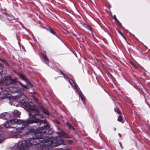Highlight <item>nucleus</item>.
I'll return each instance as SVG.
<instances>
[{"label":"nucleus","mask_w":150,"mask_h":150,"mask_svg":"<svg viewBox=\"0 0 150 150\" xmlns=\"http://www.w3.org/2000/svg\"><path fill=\"white\" fill-rule=\"evenodd\" d=\"M48 126H45L38 131L34 134V138H30L27 140L20 141L15 144L12 148V150H27L28 148L32 146L35 150H47V146H57L63 142V137L68 138L69 136L63 131L57 132L58 136L50 138L47 137L44 139L47 133Z\"/></svg>","instance_id":"nucleus-1"},{"label":"nucleus","mask_w":150,"mask_h":150,"mask_svg":"<svg viewBox=\"0 0 150 150\" xmlns=\"http://www.w3.org/2000/svg\"><path fill=\"white\" fill-rule=\"evenodd\" d=\"M21 104L22 106L24 107V108L29 112L30 117L27 121L19 119L10 120L9 121H7L6 123L4 124V125H0V134L3 135L4 137V135L1 133V131H3V126L7 128V136L9 135L7 132L8 129L9 128H12L11 127V126L22 124L25 126L26 124H30L33 123H36L38 125L42 124V121L40 120V119L43 117V116L40 113L36 106L34 105L32 102L28 103L25 102L22 103L21 102Z\"/></svg>","instance_id":"nucleus-2"},{"label":"nucleus","mask_w":150,"mask_h":150,"mask_svg":"<svg viewBox=\"0 0 150 150\" xmlns=\"http://www.w3.org/2000/svg\"><path fill=\"white\" fill-rule=\"evenodd\" d=\"M27 125H25L24 127L16 128L15 127L9 128L8 129L7 132L9 135L4 137V135L0 134V143L2 142L6 139L8 137H21L27 134L30 133H35V128H30L27 126Z\"/></svg>","instance_id":"nucleus-3"},{"label":"nucleus","mask_w":150,"mask_h":150,"mask_svg":"<svg viewBox=\"0 0 150 150\" xmlns=\"http://www.w3.org/2000/svg\"><path fill=\"white\" fill-rule=\"evenodd\" d=\"M16 82V80L12 79L11 77L8 76L4 78L2 83L4 86H8L15 84Z\"/></svg>","instance_id":"nucleus-4"},{"label":"nucleus","mask_w":150,"mask_h":150,"mask_svg":"<svg viewBox=\"0 0 150 150\" xmlns=\"http://www.w3.org/2000/svg\"><path fill=\"white\" fill-rule=\"evenodd\" d=\"M69 81L72 86H73L75 89H76L77 91L79 93V96L81 97V99L84 104L85 103V98L81 92V90L78 88V86L75 84L74 82L72 79L69 80Z\"/></svg>","instance_id":"nucleus-5"},{"label":"nucleus","mask_w":150,"mask_h":150,"mask_svg":"<svg viewBox=\"0 0 150 150\" xmlns=\"http://www.w3.org/2000/svg\"><path fill=\"white\" fill-rule=\"evenodd\" d=\"M11 116L10 115L6 112H4L0 114V118L1 119H6L9 117H11Z\"/></svg>","instance_id":"nucleus-6"},{"label":"nucleus","mask_w":150,"mask_h":150,"mask_svg":"<svg viewBox=\"0 0 150 150\" xmlns=\"http://www.w3.org/2000/svg\"><path fill=\"white\" fill-rule=\"evenodd\" d=\"M21 113L17 110H15L13 112V115L15 117H19Z\"/></svg>","instance_id":"nucleus-7"},{"label":"nucleus","mask_w":150,"mask_h":150,"mask_svg":"<svg viewBox=\"0 0 150 150\" xmlns=\"http://www.w3.org/2000/svg\"><path fill=\"white\" fill-rule=\"evenodd\" d=\"M46 54V52H43V57L44 58V61L45 62L46 64H47L48 62V60L46 56H45Z\"/></svg>","instance_id":"nucleus-8"},{"label":"nucleus","mask_w":150,"mask_h":150,"mask_svg":"<svg viewBox=\"0 0 150 150\" xmlns=\"http://www.w3.org/2000/svg\"><path fill=\"white\" fill-rule=\"evenodd\" d=\"M80 23L83 26H85V27L87 28L88 29L91 31L90 27L89 25L83 22H81Z\"/></svg>","instance_id":"nucleus-9"},{"label":"nucleus","mask_w":150,"mask_h":150,"mask_svg":"<svg viewBox=\"0 0 150 150\" xmlns=\"http://www.w3.org/2000/svg\"><path fill=\"white\" fill-rule=\"evenodd\" d=\"M41 110L42 112L44 113L45 114L48 115H49V112L46 109L42 108L41 109Z\"/></svg>","instance_id":"nucleus-10"},{"label":"nucleus","mask_w":150,"mask_h":150,"mask_svg":"<svg viewBox=\"0 0 150 150\" xmlns=\"http://www.w3.org/2000/svg\"><path fill=\"white\" fill-rule=\"evenodd\" d=\"M117 120H118V121H119L120 122H121L122 123H123V122H122V117L120 116L119 117H118V118Z\"/></svg>","instance_id":"nucleus-11"},{"label":"nucleus","mask_w":150,"mask_h":150,"mask_svg":"<svg viewBox=\"0 0 150 150\" xmlns=\"http://www.w3.org/2000/svg\"><path fill=\"white\" fill-rule=\"evenodd\" d=\"M50 32L53 35H54L55 33V32L54 31H53V30H52L51 28L50 29Z\"/></svg>","instance_id":"nucleus-12"},{"label":"nucleus","mask_w":150,"mask_h":150,"mask_svg":"<svg viewBox=\"0 0 150 150\" xmlns=\"http://www.w3.org/2000/svg\"><path fill=\"white\" fill-rule=\"evenodd\" d=\"M19 83H20L21 84V85L22 86H23V88H27V86H26L23 85L22 84V83L21 82H20Z\"/></svg>","instance_id":"nucleus-13"},{"label":"nucleus","mask_w":150,"mask_h":150,"mask_svg":"<svg viewBox=\"0 0 150 150\" xmlns=\"http://www.w3.org/2000/svg\"><path fill=\"white\" fill-rule=\"evenodd\" d=\"M3 74V71L1 69H0V75H1Z\"/></svg>","instance_id":"nucleus-14"},{"label":"nucleus","mask_w":150,"mask_h":150,"mask_svg":"<svg viewBox=\"0 0 150 150\" xmlns=\"http://www.w3.org/2000/svg\"><path fill=\"white\" fill-rule=\"evenodd\" d=\"M119 33H120L121 34V35L123 36V38H125V37L123 35V34H122V33L121 32H119Z\"/></svg>","instance_id":"nucleus-15"},{"label":"nucleus","mask_w":150,"mask_h":150,"mask_svg":"<svg viewBox=\"0 0 150 150\" xmlns=\"http://www.w3.org/2000/svg\"><path fill=\"white\" fill-rule=\"evenodd\" d=\"M114 18L115 19V20H117V18L116 16L115 15L114 16Z\"/></svg>","instance_id":"nucleus-16"},{"label":"nucleus","mask_w":150,"mask_h":150,"mask_svg":"<svg viewBox=\"0 0 150 150\" xmlns=\"http://www.w3.org/2000/svg\"><path fill=\"white\" fill-rule=\"evenodd\" d=\"M35 101V102H37V99L36 98H35L34 97H33Z\"/></svg>","instance_id":"nucleus-17"},{"label":"nucleus","mask_w":150,"mask_h":150,"mask_svg":"<svg viewBox=\"0 0 150 150\" xmlns=\"http://www.w3.org/2000/svg\"><path fill=\"white\" fill-rule=\"evenodd\" d=\"M64 76V78L65 79H67L68 78V77L67 76H66L64 75V74H62Z\"/></svg>","instance_id":"nucleus-18"},{"label":"nucleus","mask_w":150,"mask_h":150,"mask_svg":"<svg viewBox=\"0 0 150 150\" xmlns=\"http://www.w3.org/2000/svg\"><path fill=\"white\" fill-rule=\"evenodd\" d=\"M117 112L119 114H120L121 113L120 112L119 110H117Z\"/></svg>","instance_id":"nucleus-19"},{"label":"nucleus","mask_w":150,"mask_h":150,"mask_svg":"<svg viewBox=\"0 0 150 150\" xmlns=\"http://www.w3.org/2000/svg\"><path fill=\"white\" fill-rule=\"evenodd\" d=\"M67 141H69V142H68L69 143H71L72 142V141L71 140H67Z\"/></svg>","instance_id":"nucleus-20"},{"label":"nucleus","mask_w":150,"mask_h":150,"mask_svg":"<svg viewBox=\"0 0 150 150\" xmlns=\"http://www.w3.org/2000/svg\"><path fill=\"white\" fill-rule=\"evenodd\" d=\"M68 125L69 126V127L70 128H71V127L69 125V124H68Z\"/></svg>","instance_id":"nucleus-21"},{"label":"nucleus","mask_w":150,"mask_h":150,"mask_svg":"<svg viewBox=\"0 0 150 150\" xmlns=\"http://www.w3.org/2000/svg\"><path fill=\"white\" fill-rule=\"evenodd\" d=\"M23 79L24 80H25L26 79L25 78V76H23Z\"/></svg>","instance_id":"nucleus-22"},{"label":"nucleus","mask_w":150,"mask_h":150,"mask_svg":"<svg viewBox=\"0 0 150 150\" xmlns=\"http://www.w3.org/2000/svg\"><path fill=\"white\" fill-rule=\"evenodd\" d=\"M0 67H3L2 64H1V63H0Z\"/></svg>","instance_id":"nucleus-23"},{"label":"nucleus","mask_w":150,"mask_h":150,"mask_svg":"<svg viewBox=\"0 0 150 150\" xmlns=\"http://www.w3.org/2000/svg\"><path fill=\"white\" fill-rule=\"evenodd\" d=\"M66 150H71V149H66Z\"/></svg>","instance_id":"nucleus-24"},{"label":"nucleus","mask_w":150,"mask_h":150,"mask_svg":"<svg viewBox=\"0 0 150 150\" xmlns=\"http://www.w3.org/2000/svg\"><path fill=\"white\" fill-rule=\"evenodd\" d=\"M115 111L116 112V109H115Z\"/></svg>","instance_id":"nucleus-25"},{"label":"nucleus","mask_w":150,"mask_h":150,"mask_svg":"<svg viewBox=\"0 0 150 150\" xmlns=\"http://www.w3.org/2000/svg\"><path fill=\"white\" fill-rule=\"evenodd\" d=\"M6 93V94H7V93Z\"/></svg>","instance_id":"nucleus-26"},{"label":"nucleus","mask_w":150,"mask_h":150,"mask_svg":"<svg viewBox=\"0 0 150 150\" xmlns=\"http://www.w3.org/2000/svg\"><path fill=\"white\" fill-rule=\"evenodd\" d=\"M9 90L11 91V90L10 89H9Z\"/></svg>","instance_id":"nucleus-27"},{"label":"nucleus","mask_w":150,"mask_h":150,"mask_svg":"<svg viewBox=\"0 0 150 150\" xmlns=\"http://www.w3.org/2000/svg\"><path fill=\"white\" fill-rule=\"evenodd\" d=\"M135 67H137L135 65Z\"/></svg>","instance_id":"nucleus-28"},{"label":"nucleus","mask_w":150,"mask_h":150,"mask_svg":"<svg viewBox=\"0 0 150 150\" xmlns=\"http://www.w3.org/2000/svg\"><path fill=\"white\" fill-rule=\"evenodd\" d=\"M149 50L150 51V50Z\"/></svg>","instance_id":"nucleus-29"}]
</instances>
